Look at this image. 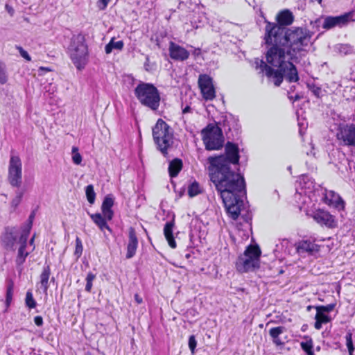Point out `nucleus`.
Returning <instances> with one entry per match:
<instances>
[{"label": "nucleus", "mask_w": 355, "mask_h": 355, "mask_svg": "<svg viewBox=\"0 0 355 355\" xmlns=\"http://www.w3.org/2000/svg\"><path fill=\"white\" fill-rule=\"evenodd\" d=\"M318 309H319L320 310H321L323 312H330L334 308V304H329L327 306H318L317 307Z\"/></svg>", "instance_id": "45"}, {"label": "nucleus", "mask_w": 355, "mask_h": 355, "mask_svg": "<svg viewBox=\"0 0 355 355\" xmlns=\"http://www.w3.org/2000/svg\"><path fill=\"white\" fill-rule=\"evenodd\" d=\"M207 162L210 180L220 198L245 191L243 177L232 170L223 157H209Z\"/></svg>", "instance_id": "2"}, {"label": "nucleus", "mask_w": 355, "mask_h": 355, "mask_svg": "<svg viewBox=\"0 0 355 355\" xmlns=\"http://www.w3.org/2000/svg\"><path fill=\"white\" fill-rule=\"evenodd\" d=\"M33 215H31L30 216V219L33 218Z\"/></svg>", "instance_id": "58"}, {"label": "nucleus", "mask_w": 355, "mask_h": 355, "mask_svg": "<svg viewBox=\"0 0 355 355\" xmlns=\"http://www.w3.org/2000/svg\"><path fill=\"white\" fill-rule=\"evenodd\" d=\"M352 13L349 12L343 15L336 17H327L324 19L322 28L324 29H330L336 26H343L347 24L349 21H354L352 19Z\"/></svg>", "instance_id": "11"}, {"label": "nucleus", "mask_w": 355, "mask_h": 355, "mask_svg": "<svg viewBox=\"0 0 355 355\" xmlns=\"http://www.w3.org/2000/svg\"><path fill=\"white\" fill-rule=\"evenodd\" d=\"M17 49L22 58H24L27 61L31 60V56L29 55V54L28 53L27 51H26L24 49H23V48L18 46Z\"/></svg>", "instance_id": "43"}, {"label": "nucleus", "mask_w": 355, "mask_h": 355, "mask_svg": "<svg viewBox=\"0 0 355 355\" xmlns=\"http://www.w3.org/2000/svg\"><path fill=\"white\" fill-rule=\"evenodd\" d=\"M137 245L138 240L135 231L133 227H130L128 230V243L127 245V259H130L135 254Z\"/></svg>", "instance_id": "18"}, {"label": "nucleus", "mask_w": 355, "mask_h": 355, "mask_svg": "<svg viewBox=\"0 0 355 355\" xmlns=\"http://www.w3.org/2000/svg\"><path fill=\"white\" fill-rule=\"evenodd\" d=\"M202 140L207 150H218L224 144V137L221 129L214 125H208L201 131Z\"/></svg>", "instance_id": "7"}, {"label": "nucleus", "mask_w": 355, "mask_h": 355, "mask_svg": "<svg viewBox=\"0 0 355 355\" xmlns=\"http://www.w3.org/2000/svg\"><path fill=\"white\" fill-rule=\"evenodd\" d=\"M319 91H320V89H318V88L316 90H315L314 91L315 94L318 95Z\"/></svg>", "instance_id": "55"}, {"label": "nucleus", "mask_w": 355, "mask_h": 355, "mask_svg": "<svg viewBox=\"0 0 355 355\" xmlns=\"http://www.w3.org/2000/svg\"><path fill=\"white\" fill-rule=\"evenodd\" d=\"M8 80L6 64L0 61V83L5 84Z\"/></svg>", "instance_id": "33"}, {"label": "nucleus", "mask_w": 355, "mask_h": 355, "mask_svg": "<svg viewBox=\"0 0 355 355\" xmlns=\"http://www.w3.org/2000/svg\"><path fill=\"white\" fill-rule=\"evenodd\" d=\"M30 229L31 226L28 229L23 230L17 241L20 245L15 260L18 266L22 265L25 262L26 258L29 254V252L25 251V249L27 246V240L29 236Z\"/></svg>", "instance_id": "12"}, {"label": "nucleus", "mask_w": 355, "mask_h": 355, "mask_svg": "<svg viewBox=\"0 0 355 355\" xmlns=\"http://www.w3.org/2000/svg\"><path fill=\"white\" fill-rule=\"evenodd\" d=\"M72 160L74 164L79 165L82 162V156L78 153V149L77 147L72 148Z\"/></svg>", "instance_id": "35"}, {"label": "nucleus", "mask_w": 355, "mask_h": 355, "mask_svg": "<svg viewBox=\"0 0 355 355\" xmlns=\"http://www.w3.org/2000/svg\"><path fill=\"white\" fill-rule=\"evenodd\" d=\"M293 88H294V87H292L291 88V91H293Z\"/></svg>", "instance_id": "59"}, {"label": "nucleus", "mask_w": 355, "mask_h": 355, "mask_svg": "<svg viewBox=\"0 0 355 355\" xmlns=\"http://www.w3.org/2000/svg\"><path fill=\"white\" fill-rule=\"evenodd\" d=\"M90 217L93 222L98 227V228L102 231L104 232L105 230H108L111 232V229L108 226L107 222L109 221L104 215H103V213H96L94 214H91Z\"/></svg>", "instance_id": "22"}, {"label": "nucleus", "mask_w": 355, "mask_h": 355, "mask_svg": "<svg viewBox=\"0 0 355 355\" xmlns=\"http://www.w3.org/2000/svg\"><path fill=\"white\" fill-rule=\"evenodd\" d=\"M302 189H304L305 194L311 192L315 187L313 181L306 175H302L299 181Z\"/></svg>", "instance_id": "26"}, {"label": "nucleus", "mask_w": 355, "mask_h": 355, "mask_svg": "<svg viewBox=\"0 0 355 355\" xmlns=\"http://www.w3.org/2000/svg\"><path fill=\"white\" fill-rule=\"evenodd\" d=\"M302 349L307 354V355H315L313 351V341L310 338L305 342L300 343Z\"/></svg>", "instance_id": "29"}, {"label": "nucleus", "mask_w": 355, "mask_h": 355, "mask_svg": "<svg viewBox=\"0 0 355 355\" xmlns=\"http://www.w3.org/2000/svg\"><path fill=\"white\" fill-rule=\"evenodd\" d=\"M123 48V42L121 40L114 41L112 38L110 42L105 46V51L107 54H110L112 49L121 50Z\"/></svg>", "instance_id": "28"}, {"label": "nucleus", "mask_w": 355, "mask_h": 355, "mask_svg": "<svg viewBox=\"0 0 355 355\" xmlns=\"http://www.w3.org/2000/svg\"><path fill=\"white\" fill-rule=\"evenodd\" d=\"M68 52L76 68L79 70L83 69L87 62L88 50L83 35L72 37Z\"/></svg>", "instance_id": "5"}, {"label": "nucleus", "mask_w": 355, "mask_h": 355, "mask_svg": "<svg viewBox=\"0 0 355 355\" xmlns=\"http://www.w3.org/2000/svg\"><path fill=\"white\" fill-rule=\"evenodd\" d=\"M196 345L197 342L196 340L195 336L193 335L190 336L189 338V347L193 354L195 353Z\"/></svg>", "instance_id": "42"}, {"label": "nucleus", "mask_w": 355, "mask_h": 355, "mask_svg": "<svg viewBox=\"0 0 355 355\" xmlns=\"http://www.w3.org/2000/svg\"><path fill=\"white\" fill-rule=\"evenodd\" d=\"M265 23L263 40L266 45L270 46L266 54V61L277 69H272L259 59L254 60L255 68L272 78L276 86L280 85L284 78L289 83L297 82V70L292 61L298 62L307 51L311 44L313 33L306 28H285L275 22L265 21Z\"/></svg>", "instance_id": "1"}, {"label": "nucleus", "mask_w": 355, "mask_h": 355, "mask_svg": "<svg viewBox=\"0 0 355 355\" xmlns=\"http://www.w3.org/2000/svg\"><path fill=\"white\" fill-rule=\"evenodd\" d=\"M198 85L202 97L206 101H211L216 97V90L212 78L207 74H200L198 77Z\"/></svg>", "instance_id": "10"}, {"label": "nucleus", "mask_w": 355, "mask_h": 355, "mask_svg": "<svg viewBox=\"0 0 355 355\" xmlns=\"http://www.w3.org/2000/svg\"><path fill=\"white\" fill-rule=\"evenodd\" d=\"M349 355H354V354H353V352H352V354H349Z\"/></svg>", "instance_id": "60"}, {"label": "nucleus", "mask_w": 355, "mask_h": 355, "mask_svg": "<svg viewBox=\"0 0 355 355\" xmlns=\"http://www.w3.org/2000/svg\"><path fill=\"white\" fill-rule=\"evenodd\" d=\"M85 193H86V196H87V199L88 202L90 204H93L94 202L95 198H96V193L94 192L93 185L89 184V185L87 186L86 189H85Z\"/></svg>", "instance_id": "31"}, {"label": "nucleus", "mask_w": 355, "mask_h": 355, "mask_svg": "<svg viewBox=\"0 0 355 355\" xmlns=\"http://www.w3.org/2000/svg\"><path fill=\"white\" fill-rule=\"evenodd\" d=\"M337 137L345 145L355 146V125H346L340 128Z\"/></svg>", "instance_id": "13"}, {"label": "nucleus", "mask_w": 355, "mask_h": 355, "mask_svg": "<svg viewBox=\"0 0 355 355\" xmlns=\"http://www.w3.org/2000/svg\"><path fill=\"white\" fill-rule=\"evenodd\" d=\"M34 322L37 326L40 327L43 324V319L41 316H36L34 318Z\"/></svg>", "instance_id": "47"}, {"label": "nucleus", "mask_w": 355, "mask_h": 355, "mask_svg": "<svg viewBox=\"0 0 355 355\" xmlns=\"http://www.w3.org/2000/svg\"><path fill=\"white\" fill-rule=\"evenodd\" d=\"M225 159V162L230 166V164H237L239 161V148L236 145L227 142L225 146V155H221Z\"/></svg>", "instance_id": "16"}, {"label": "nucleus", "mask_w": 355, "mask_h": 355, "mask_svg": "<svg viewBox=\"0 0 355 355\" xmlns=\"http://www.w3.org/2000/svg\"><path fill=\"white\" fill-rule=\"evenodd\" d=\"M298 253L307 252L309 254H314L320 250V245L310 241H302L297 245Z\"/></svg>", "instance_id": "19"}, {"label": "nucleus", "mask_w": 355, "mask_h": 355, "mask_svg": "<svg viewBox=\"0 0 355 355\" xmlns=\"http://www.w3.org/2000/svg\"><path fill=\"white\" fill-rule=\"evenodd\" d=\"M191 110V107L189 106H187L186 107H184L182 110V112L184 114V113H187V112H189Z\"/></svg>", "instance_id": "52"}, {"label": "nucleus", "mask_w": 355, "mask_h": 355, "mask_svg": "<svg viewBox=\"0 0 355 355\" xmlns=\"http://www.w3.org/2000/svg\"><path fill=\"white\" fill-rule=\"evenodd\" d=\"M8 245H10V243H8ZM13 246H14V241L10 243V247L14 250Z\"/></svg>", "instance_id": "56"}, {"label": "nucleus", "mask_w": 355, "mask_h": 355, "mask_svg": "<svg viewBox=\"0 0 355 355\" xmlns=\"http://www.w3.org/2000/svg\"><path fill=\"white\" fill-rule=\"evenodd\" d=\"M96 275L92 272H89L86 277V286L85 291L87 292H90L92 288V282L95 279Z\"/></svg>", "instance_id": "40"}, {"label": "nucleus", "mask_w": 355, "mask_h": 355, "mask_svg": "<svg viewBox=\"0 0 355 355\" xmlns=\"http://www.w3.org/2000/svg\"><path fill=\"white\" fill-rule=\"evenodd\" d=\"M312 217L318 223L324 225L329 227H334L336 225L334 217L324 210L318 209L314 211Z\"/></svg>", "instance_id": "14"}, {"label": "nucleus", "mask_w": 355, "mask_h": 355, "mask_svg": "<svg viewBox=\"0 0 355 355\" xmlns=\"http://www.w3.org/2000/svg\"><path fill=\"white\" fill-rule=\"evenodd\" d=\"M315 1H318L319 3H322V0H315Z\"/></svg>", "instance_id": "57"}, {"label": "nucleus", "mask_w": 355, "mask_h": 355, "mask_svg": "<svg viewBox=\"0 0 355 355\" xmlns=\"http://www.w3.org/2000/svg\"><path fill=\"white\" fill-rule=\"evenodd\" d=\"M135 300L138 304H141L143 302L142 298L138 294L135 295Z\"/></svg>", "instance_id": "48"}, {"label": "nucleus", "mask_w": 355, "mask_h": 355, "mask_svg": "<svg viewBox=\"0 0 355 355\" xmlns=\"http://www.w3.org/2000/svg\"><path fill=\"white\" fill-rule=\"evenodd\" d=\"M26 304L29 309H33L36 306V302L31 291H28L26 294Z\"/></svg>", "instance_id": "36"}, {"label": "nucleus", "mask_w": 355, "mask_h": 355, "mask_svg": "<svg viewBox=\"0 0 355 355\" xmlns=\"http://www.w3.org/2000/svg\"><path fill=\"white\" fill-rule=\"evenodd\" d=\"M261 250L257 245H250L247 247L243 254H241L236 262V268L240 272L253 271L259 268Z\"/></svg>", "instance_id": "6"}, {"label": "nucleus", "mask_w": 355, "mask_h": 355, "mask_svg": "<svg viewBox=\"0 0 355 355\" xmlns=\"http://www.w3.org/2000/svg\"><path fill=\"white\" fill-rule=\"evenodd\" d=\"M201 193V189L199 184L196 182H193L188 188L189 196L193 197Z\"/></svg>", "instance_id": "30"}, {"label": "nucleus", "mask_w": 355, "mask_h": 355, "mask_svg": "<svg viewBox=\"0 0 355 355\" xmlns=\"http://www.w3.org/2000/svg\"><path fill=\"white\" fill-rule=\"evenodd\" d=\"M135 94L142 105L152 110L158 109L160 95L158 89L153 84L140 83L135 89Z\"/></svg>", "instance_id": "4"}, {"label": "nucleus", "mask_w": 355, "mask_h": 355, "mask_svg": "<svg viewBox=\"0 0 355 355\" xmlns=\"http://www.w3.org/2000/svg\"><path fill=\"white\" fill-rule=\"evenodd\" d=\"M345 339L346 345L348 349L349 354H352V352H354V347L352 341V334L351 332H347L345 336Z\"/></svg>", "instance_id": "37"}, {"label": "nucleus", "mask_w": 355, "mask_h": 355, "mask_svg": "<svg viewBox=\"0 0 355 355\" xmlns=\"http://www.w3.org/2000/svg\"><path fill=\"white\" fill-rule=\"evenodd\" d=\"M114 205V198L112 195H107L105 197L101 205V211L108 220H112L113 218L114 212L112 207Z\"/></svg>", "instance_id": "21"}, {"label": "nucleus", "mask_w": 355, "mask_h": 355, "mask_svg": "<svg viewBox=\"0 0 355 355\" xmlns=\"http://www.w3.org/2000/svg\"><path fill=\"white\" fill-rule=\"evenodd\" d=\"M34 239H35V235L31 239L30 241H29V244L31 245H33V250L35 249V246H34Z\"/></svg>", "instance_id": "51"}, {"label": "nucleus", "mask_w": 355, "mask_h": 355, "mask_svg": "<svg viewBox=\"0 0 355 355\" xmlns=\"http://www.w3.org/2000/svg\"><path fill=\"white\" fill-rule=\"evenodd\" d=\"M277 24L282 27L283 26H289L294 21L293 13L288 10H284L279 12L276 16Z\"/></svg>", "instance_id": "20"}, {"label": "nucleus", "mask_w": 355, "mask_h": 355, "mask_svg": "<svg viewBox=\"0 0 355 355\" xmlns=\"http://www.w3.org/2000/svg\"><path fill=\"white\" fill-rule=\"evenodd\" d=\"M288 97L290 99V101H291L292 102L298 101L302 98V96L298 94H296L294 96H292L291 94V91H288Z\"/></svg>", "instance_id": "46"}, {"label": "nucleus", "mask_w": 355, "mask_h": 355, "mask_svg": "<svg viewBox=\"0 0 355 355\" xmlns=\"http://www.w3.org/2000/svg\"><path fill=\"white\" fill-rule=\"evenodd\" d=\"M110 1V0H98L97 2L98 9L101 10H105Z\"/></svg>", "instance_id": "44"}, {"label": "nucleus", "mask_w": 355, "mask_h": 355, "mask_svg": "<svg viewBox=\"0 0 355 355\" xmlns=\"http://www.w3.org/2000/svg\"><path fill=\"white\" fill-rule=\"evenodd\" d=\"M51 275V269L49 265L45 266L43 268L42 272L40 276V284L41 288L43 289L44 293H46L49 288V280Z\"/></svg>", "instance_id": "24"}, {"label": "nucleus", "mask_w": 355, "mask_h": 355, "mask_svg": "<svg viewBox=\"0 0 355 355\" xmlns=\"http://www.w3.org/2000/svg\"><path fill=\"white\" fill-rule=\"evenodd\" d=\"M317 313L315 315V320H319L322 322V323H327L330 321L329 317L325 314L324 312L322 311L319 309L316 308Z\"/></svg>", "instance_id": "32"}, {"label": "nucleus", "mask_w": 355, "mask_h": 355, "mask_svg": "<svg viewBox=\"0 0 355 355\" xmlns=\"http://www.w3.org/2000/svg\"><path fill=\"white\" fill-rule=\"evenodd\" d=\"M323 198L327 205L334 207L339 211L343 210L345 208V202L343 200L338 194L333 191L326 190Z\"/></svg>", "instance_id": "17"}, {"label": "nucleus", "mask_w": 355, "mask_h": 355, "mask_svg": "<svg viewBox=\"0 0 355 355\" xmlns=\"http://www.w3.org/2000/svg\"><path fill=\"white\" fill-rule=\"evenodd\" d=\"M182 168V162L180 159H173L168 166V173L171 177H176Z\"/></svg>", "instance_id": "25"}, {"label": "nucleus", "mask_w": 355, "mask_h": 355, "mask_svg": "<svg viewBox=\"0 0 355 355\" xmlns=\"http://www.w3.org/2000/svg\"><path fill=\"white\" fill-rule=\"evenodd\" d=\"M152 134L157 150L166 156L175 144L173 130L163 119H159L152 128Z\"/></svg>", "instance_id": "3"}, {"label": "nucleus", "mask_w": 355, "mask_h": 355, "mask_svg": "<svg viewBox=\"0 0 355 355\" xmlns=\"http://www.w3.org/2000/svg\"><path fill=\"white\" fill-rule=\"evenodd\" d=\"M157 64L155 62H151L148 55L146 56V61L144 62V69L146 71L153 72L156 70Z\"/></svg>", "instance_id": "34"}, {"label": "nucleus", "mask_w": 355, "mask_h": 355, "mask_svg": "<svg viewBox=\"0 0 355 355\" xmlns=\"http://www.w3.org/2000/svg\"><path fill=\"white\" fill-rule=\"evenodd\" d=\"M322 324H323L322 322L319 321V320H316L315 322V328L316 329H320L321 327H322Z\"/></svg>", "instance_id": "49"}, {"label": "nucleus", "mask_w": 355, "mask_h": 355, "mask_svg": "<svg viewBox=\"0 0 355 355\" xmlns=\"http://www.w3.org/2000/svg\"><path fill=\"white\" fill-rule=\"evenodd\" d=\"M285 330L284 327H277L270 329L269 334L272 338L273 342L277 345H282L280 339L279 338V336L282 334Z\"/></svg>", "instance_id": "27"}, {"label": "nucleus", "mask_w": 355, "mask_h": 355, "mask_svg": "<svg viewBox=\"0 0 355 355\" xmlns=\"http://www.w3.org/2000/svg\"><path fill=\"white\" fill-rule=\"evenodd\" d=\"M170 57L175 60L184 61L189 56V52L184 47L171 42L169 44Z\"/></svg>", "instance_id": "15"}, {"label": "nucleus", "mask_w": 355, "mask_h": 355, "mask_svg": "<svg viewBox=\"0 0 355 355\" xmlns=\"http://www.w3.org/2000/svg\"><path fill=\"white\" fill-rule=\"evenodd\" d=\"M6 10H8V12L11 15H13L14 10H13V9H12L10 6H9L8 5H6Z\"/></svg>", "instance_id": "50"}, {"label": "nucleus", "mask_w": 355, "mask_h": 355, "mask_svg": "<svg viewBox=\"0 0 355 355\" xmlns=\"http://www.w3.org/2000/svg\"><path fill=\"white\" fill-rule=\"evenodd\" d=\"M40 70H45V71H50V69H48V68H44V67H40Z\"/></svg>", "instance_id": "54"}, {"label": "nucleus", "mask_w": 355, "mask_h": 355, "mask_svg": "<svg viewBox=\"0 0 355 355\" xmlns=\"http://www.w3.org/2000/svg\"><path fill=\"white\" fill-rule=\"evenodd\" d=\"M24 193L21 191H17L16 192L15 197L12 199L11 202V206L16 209L17 206L20 204L22 197H23Z\"/></svg>", "instance_id": "38"}, {"label": "nucleus", "mask_w": 355, "mask_h": 355, "mask_svg": "<svg viewBox=\"0 0 355 355\" xmlns=\"http://www.w3.org/2000/svg\"><path fill=\"white\" fill-rule=\"evenodd\" d=\"M200 53V49H196L193 51L194 55H198Z\"/></svg>", "instance_id": "53"}, {"label": "nucleus", "mask_w": 355, "mask_h": 355, "mask_svg": "<svg viewBox=\"0 0 355 355\" xmlns=\"http://www.w3.org/2000/svg\"><path fill=\"white\" fill-rule=\"evenodd\" d=\"M8 181L16 188L21 187L22 183V163L20 157L11 153L8 169Z\"/></svg>", "instance_id": "8"}, {"label": "nucleus", "mask_w": 355, "mask_h": 355, "mask_svg": "<svg viewBox=\"0 0 355 355\" xmlns=\"http://www.w3.org/2000/svg\"><path fill=\"white\" fill-rule=\"evenodd\" d=\"M83 247L82 244V241L79 237H76V249L74 251V255L76 256L77 258H79L83 253Z\"/></svg>", "instance_id": "39"}, {"label": "nucleus", "mask_w": 355, "mask_h": 355, "mask_svg": "<svg viewBox=\"0 0 355 355\" xmlns=\"http://www.w3.org/2000/svg\"><path fill=\"white\" fill-rule=\"evenodd\" d=\"M174 227V222L169 221L167 222L164 227V236L169 245V246L172 248H176V243L173 236V229Z\"/></svg>", "instance_id": "23"}, {"label": "nucleus", "mask_w": 355, "mask_h": 355, "mask_svg": "<svg viewBox=\"0 0 355 355\" xmlns=\"http://www.w3.org/2000/svg\"><path fill=\"white\" fill-rule=\"evenodd\" d=\"M221 198L227 214L232 219L236 220L240 214L241 206L243 204V201L239 199V193L232 194L226 198L221 197Z\"/></svg>", "instance_id": "9"}, {"label": "nucleus", "mask_w": 355, "mask_h": 355, "mask_svg": "<svg viewBox=\"0 0 355 355\" xmlns=\"http://www.w3.org/2000/svg\"><path fill=\"white\" fill-rule=\"evenodd\" d=\"M12 294H13L12 286H9L7 288L6 296V304L7 306H8L10 304L11 302H12Z\"/></svg>", "instance_id": "41"}]
</instances>
